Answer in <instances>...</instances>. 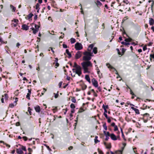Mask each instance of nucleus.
Here are the masks:
<instances>
[{
	"instance_id": "nucleus-1",
	"label": "nucleus",
	"mask_w": 154,
	"mask_h": 154,
	"mask_svg": "<svg viewBox=\"0 0 154 154\" xmlns=\"http://www.w3.org/2000/svg\"><path fill=\"white\" fill-rule=\"evenodd\" d=\"M81 65L82 67L84 73L91 72L92 69V64L90 61H86L82 62Z\"/></svg>"
},
{
	"instance_id": "nucleus-2",
	"label": "nucleus",
	"mask_w": 154,
	"mask_h": 154,
	"mask_svg": "<svg viewBox=\"0 0 154 154\" xmlns=\"http://www.w3.org/2000/svg\"><path fill=\"white\" fill-rule=\"evenodd\" d=\"M83 54L85 56L83 57V60L85 61H89L91 58V57L93 56L92 52L86 51L84 52Z\"/></svg>"
},
{
	"instance_id": "nucleus-3",
	"label": "nucleus",
	"mask_w": 154,
	"mask_h": 154,
	"mask_svg": "<svg viewBox=\"0 0 154 154\" xmlns=\"http://www.w3.org/2000/svg\"><path fill=\"white\" fill-rule=\"evenodd\" d=\"M20 147L16 149V152L17 154H23V150L25 151H26V149L25 146L18 144Z\"/></svg>"
},
{
	"instance_id": "nucleus-4",
	"label": "nucleus",
	"mask_w": 154,
	"mask_h": 154,
	"mask_svg": "<svg viewBox=\"0 0 154 154\" xmlns=\"http://www.w3.org/2000/svg\"><path fill=\"white\" fill-rule=\"evenodd\" d=\"M72 70L73 72L75 73L79 76H80L82 74V68L81 66L78 67L76 68H73Z\"/></svg>"
},
{
	"instance_id": "nucleus-5",
	"label": "nucleus",
	"mask_w": 154,
	"mask_h": 154,
	"mask_svg": "<svg viewBox=\"0 0 154 154\" xmlns=\"http://www.w3.org/2000/svg\"><path fill=\"white\" fill-rule=\"evenodd\" d=\"M110 137L111 139L113 140H120L121 139L119 135H117V136H116V135L113 133L110 134Z\"/></svg>"
},
{
	"instance_id": "nucleus-6",
	"label": "nucleus",
	"mask_w": 154,
	"mask_h": 154,
	"mask_svg": "<svg viewBox=\"0 0 154 154\" xmlns=\"http://www.w3.org/2000/svg\"><path fill=\"white\" fill-rule=\"evenodd\" d=\"M75 48L77 50H81L82 49L83 46L81 43L77 42L75 45Z\"/></svg>"
},
{
	"instance_id": "nucleus-7",
	"label": "nucleus",
	"mask_w": 154,
	"mask_h": 154,
	"mask_svg": "<svg viewBox=\"0 0 154 154\" xmlns=\"http://www.w3.org/2000/svg\"><path fill=\"white\" fill-rule=\"evenodd\" d=\"M8 98V95L7 94H5L3 95H2V97L1 99V101L2 103H4V100L5 101L7 100Z\"/></svg>"
},
{
	"instance_id": "nucleus-8",
	"label": "nucleus",
	"mask_w": 154,
	"mask_h": 154,
	"mask_svg": "<svg viewBox=\"0 0 154 154\" xmlns=\"http://www.w3.org/2000/svg\"><path fill=\"white\" fill-rule=\"evenodd\" d=\"M12 21L13 22L11 24L12 26L16 27L17 26L18 23L19 22L18 19H14L13 20H12Z\"/></svg>"
},
{
	"instance_id": "nucleus-9",
	"label": "nucleus",
	"mask_w": 154,
	"mask_h": 154,
	"mask_svg": "<svg viewBox=\"0 0 154 154\" xmlns=\"http://www.w3.org/2000/svg\"><path fill=\"white\" fill-rule=\"evenodd\" d=\"M91 82L93 85L96 88L98 87V85L97 81L95 78H93L91 80Z\"/></svg>"
},
{
	"instance_id": "nucleus-10",
	"label": "nucleus",
	"mask_w": 154,
	"mask_h": 154,
	"mask_svg": "<svg viewBox=\"0 0 154 154\" xmlns=\"http://www.w3.org/2000/svg\"><path fill=\"white\" fill-rule=\"evenodd\" d=\"M35 29H34V28H32V29L33 31V32L34 34H35L38 31L39 26L35 25Z\"/></svg>"
},
{
	"instance_id": "nucleus-11",
	"label": "nucleus",
	"mask_w": 154,
	"mask_h": 154,
	"mask_svg": "<svg viewBox=\"0 0 154 154\" xmlns=\"http://www.w3.org/2000/svg\"><path fill=\"white\" fill-rule=\"evenodd\" d=\"M82 53L80 51H78L75 54V57L76 59H78L80 58L82 55Z\"/></svg>"
},
{
	"instance_id": "nucleus-12",
	"label": "nucleus",
	"mask_w": 154,
	"mask_h": 154,
	"mask_svg": "<svg viewBox=\"0 0 154 154\" xmlns=\"http://www.w3.org/2000/svg\"><path fill=\"white\" fill-rule=\"evenodd\" d=\"M17 100H15L13 103H10L9 105V106L10 107L12 108L14 107V106H15L17 105Z\"/></svg>"
},
{
	"instance_id": "nucleus-13",
	"label": "nucleus",
	"mask_w": 154,
	"mask_h": 154,
	"mask_svg": "<svg viewBox=\"0 0 154 154\" xmlns=\"http://www.w3.org/2000/svg\"><path fill=\"white\" fill-rule=\"evenodd\" d=\"M94 45L93 44H91L88 47V52H91V51L93 47H94Z\"/></svg>"
},
{
	"instance_id": "nucleus-14",
	"label": "nucleus",
	"mask_w": 154,
	"mask_h": 154,
	"mask_svg": "<svg viewBox=\"0 0 154 154\" xmlns=\"http://www.w3.org/2000/svg\"><path fill=\"white\" fill-rule=\"evenodd\" d=\"M22 29L24 30H27L29 29V27L26 24H23L22 26Z\"/></svg>"
},
{
	"instance_id": "nucleus-15",
	"label": "nucleus",
	"mask_w": 154,
	"mask_h": 154,
	"mask_svg": "<svg viewBox=\"0 0 154 154\" xmlns=\"http://www.w3.org/2000/svg\"><path fill=\"white\" fill-rule=\"evenodd\" d=\"M28 93H27L26 96V98L28 100H30V95L31 94V90L30 89H28Z\"/></svg>"
},
{
	"instance_id": "nucleus-16",
	"label": "nucleus",
	"mask_w": 154,
	"mask_h": 154,
	"mask_svg": "<svg viewBox=\"0 0 154 154\" xmlns=\"http://www.w3.org/2000/svg\"><path fill=\"white\" fill-rule=\"evenodd\" d=\"M85 80L89 82V83H91V81L89 75H85Z\"/></svg>"
},
{
	"instance_id": "nucleus-17",
	"label": "nucleus",
	"mask_w": 154,
	"mask_h": 154,
	"mask_svg": "<svg viewBox=\"0 0 154 154\" xmlns=\"http://www.w3.org/2000/svg\"><path fill=\"white\" fill-rule=\"evenodd\" d=\"M131 108L137 114H140L139 111L138 109L135 108L133 107H131Z\"/></svg>"
},
{
	"instance_id": "nucleus-18",
	"label": "nucleus",
	"mask_w": 154,
	"mask_h": 154,
	"mask_svg": "<svg viewBox=\"0 0 154 154\" xmlns=\"http://www.w3.org/2000/svg\"><path fill=\"white\" fill-rule=\"evenodd\" d=\"M35 109L36 112H39L40 111V108L38 106H37L34 107Z\"/></svg>"
},
{
	"instance_id": "nucleus-19",
	"label": "nucleus",
	"mask_w": 154,
	"mask_h": 154,
	"mask_svg": "<svg viewBox=\"0 0 154 154\" xmlns=\"http://www.w3.org/2000/svg\"><path fill=\"white\" fill-rule=\"evenodd\" d=\"M66 53L68 55V57L69 58H71L72 57V55L70 52H69L68 49H66Z\"/></svg>"
},
{
	"instance_id": "nucleus-20",
	"label": "nucleus",
	"mask_w": 154,
	"mask_h": 154,
	"mask_svg": "<svg viewBox=\"0 0 154 154\" xmlns=\"http://www.w3.org/2000/svg\"><path fill=\"white\" fill-rule=\"evenodd\" d=\"M154 23V20L152 18L149 19V24L150 25H153Z\"/></svg>"
},
{
	"instance_id": "nucleus-21",
	"label": "nucleus",
	"mask_w": 154,
	"mask_h": 154,
	"mask_svg": "<svg viewBox=\"0 0 154 154\" xmlns=\"http://www.w3.org/2000/svg\"><path fill=\"white\" fill-rule=\"evenodd\" d=\"M103 132L105 136L110 137V134L109 132H106V131H103Z\"/></svg>"
},
{
	"instance_id": "nucleus-22",
	"label": "nucleus",
	"mask_w": 154,
	"mask_h": 154,
	"mask_svg": "<svg viewBox=\"0 0 154 154\" xmlns=\"http://www.w3.org/2000/svg\"><path fill=\"white\" fill-rule=\"evenodd\" d=\"M97 47H94L93 49V52L94 54H96L97 53Z\"/></svg>"
},
{
	"instance_id": "nucleus-23",
	"label": "nucleus",
	"mask_w": 154,
	"mask_h": 154,
	"mask_svg": "<svg viewBox=\"0 0 154 154\" xmlns=\"http://www.w3.org/2000/svg\"><path fill=\"white\" fill-rule=\"evenodd\" d=\"M106 65L108 68L111 69H113L116 70L109 63H107Z\"/></svg>"
},
{
	"instance_id": "nucleus-24",
	"label": "nucleus",
	"mask_w": 154,
	"mask_h": 154,
	"mask_svg": "<svg viewBox=\"0 0 154 154\" xmlns=\"http://www.w3.org/2000/svg\"><path fill=\"white\" fill-rule=\"evenodd\" d=\"M124 40L125 42H131L132 40V39L128 37L127 38L125 39Z\"/></svg>"
},
{
	"instance_id": "nucleus-25",
	"label": "nucleus",
	"mask_w": 154,
	"mask_h": 154,
	"mask_svg": "<svg viewBox=\"0 0 154 154\" xmlns=\"http://www.w3.org/2000/svg\"><path fill=\"white\" fill-rule=\"evenodd\" d=\"M96 4L98 6H100L102 5V4L99 0H97L96 1Z\"/></svg>"
},
{
	"instance_id": "nucleus-26",
	"label": "nucleus",
	"mask_w": 154,
	"mask_h": 154,
	"mask_svg": "<svg viewBox=\"0 0 154 154\" xmlns=\"http://www.w3.org/2000/svg\"><path fill=\"white\" fill-rule=\"evenodd\" d=\"M121 43L124 45H125L128 46L129 45H130V43L129 42H121Z\"/></svg>"
},
{
	"instance_id": "nucleus-27",
	"label": "nucleus",
	"mask_w": 154,
	"mask_h": 154,
	"mask_svg": "<svg viewBox=\"0 0 154 154\" xmlns=\"http://www.w3.org/2000/svg\"><path fill=\"white\" fill-rule=\"evenodd\" d=\"M75 39L73 38H71L70 39V42L71 44H73L75 42Z\"/></svg>"
},
{
	"instance_id": "nucleus-28",
	"label": "nucleus",
	"mask_w": 154,
	"mask_h": 154,
	"mask_svg": "<svg viewBox=\"0 0 154 154\" xmlns=\"http://www.w3.org/2000/svg\"><path fill=\"white\" fill-rule=\"evenodd\" d=\"M150 60H152V59H153V61H154V53L152 54H151L150 55Z\"/></svg>"
},
{
	"instance_id": "nucleus-29",
	"label": "nucleus",
	"mask_w": 154,
	"mask_h": 154,
	"mask_svg": "<svg viewBox=\"0 0 154 154\" xmlns=\"http://www.w3.org/2000/svg\"><path fill=\"white\" fill-rule=\"evenodd\" d=\"M10 8H11V9H12V11H15V10H16V8H15L14 6H13V5H10Z\"/></svg>"
},
{
	"instance_id": "nucleus-30",
	"label": "nucleus",
	"mask_w": 154,
	"mask_h": 154,
	"mask_svg": "<svg viewBox=\"0 0 154 154\" xmlns=\"http://www.w3.org/2000/svg\"><path fill=\"white\" fill-rule=\"evenodd\" d=\"M103 127L105 130L104 131H106L107 130V127L106 126V123H105L103 125Z\"/></svg>"
},
{
	"instance_id": "nucleus-31",
	"label": "nucleus",
	"mask_w": 154,
	"mask_h": 154,
	"mask_svg": "<svg viewBox=\"0 0 154 154\" xmlns=\"http://www.w3.org/2000/svg\"><path fill=\"white\" fill-rule=\"evenodd\" d=\"M40 5L39 4L37 3L36 4V5H35V9L36 10H39L40 9Z\"/></svg>"
},
{
	"instance_id": "nucleus-32",
	"label": "nucleus",
	"mask_w": 154,
	"mask_h": 154,
	"mask_svg": "<svg viewBox=\"0 0 154 154\" xmlns=\"http://www.w3.org/2000/svg\"><path fill=\"white\" fill-rule=\"evenodd\" d=\"M80 66L79 65H78L75 62L74 63V65L73 66V67H74L75 68H76L77 67H80Z\"/></svg>"
},
{
	"instance_id": "nucleus-33",
	"label": "nucleus",
	"mask_w": 154,
	"mask_h": 154,
	"mask_svg": "<svg viewBox=\"0 0 154 154\" xmlns=\"http://www.w3.org/2000/svg\"><path fill=\"white\" fill-rule=\"evenodd\" d=\"M123 150H119L116 152V153L117 154H122V152Z\"/></svg>"
},
{
	"instance_id": "nucleus-34",
	"label": "nucleus",
	"mask_w": 154,
	"mask_h": 154,
	"mask_svg": "<svg viewBox=\"0 0 154 154\" xmlns=\"http://www.w3.org/2000/svg\"><path fill=\"white\" fill-rule=\"evenodd\" d=\"M102 107L103 109H106L108 108V105H103Z\"/></svg>"
},
{
	"instance_id": "nucleus-35",
	"label": "nucleus",
	"mask_w": 154,
	"mask_h": 154,
	"mask_svg": "<svg viewBox=\"0 0 154 154\" xmlns=\"http://www.w3.org/2000/svg\"><path fill=\"white\" fill-rule=\"evenodd\" d=\"M71 101L74 103H75L76 102V100L74 97H72L71 99Z\"/></svg>"
},
{
	"instance_id": "nucleus-36",
	"label": "nucleus",
	"mask_w": 154,
	"mask_h": 154,
	"mask_svg": "<svg viewBox=\"0 0 154 154\" xmlns=\"http://www.w3.org/2000/svg\"><path fill=\"white\" fill-rule=\"evenodd\" d=\"M84 109L83 108H80L78 111V113H81L84 111Z\"/></svg>"
},
{
	"instance_id": "nucleus-37",
	"label": "nucleus",
	"mask_w": 154,
	"mask_h": 154,
	"mask_svg": "<svg viewBox=\"0 0 154 154\" xmlns=\"http://www.w3.org/2000/svg\"><path fill=\"white\" fill-rule=\"evenodd\" d=\"M33 15L32 13H30L29 14L28 16V19H30L33 16Z\"/></svg>"
},
{
	"instance_id": "nucleus-38",
	"label": "nucleus",
	"mask_w": 154,
	"mask_h": 154,
	"mask_svg": "<svg viewBox=\"0 0 154 154\" xmlns=\"http://www.w3.org/2000/svg\"><path fill=\"white\" fill-rule=\"evenodd\" d=\"M70 107L72 109H74L75 108V106L74 104L73 103H71L70 106Z\"/></svg>"
},
{
	"instance_id": "nucleus-39",
	"label": "nucleus",
	"mask_w": 154,
	"mask_h": 154,
	"mask_svg": "<svg viewBox=\"0 0 154 154\" xmlns=\"http://www.w3.org/2000/svg\"><path fill=\"white\" fill-rule=\"evenodd\" d=\"M31 110H32V109L30 108V107H29L28 108V112L29 113V114L30 115H31V114H32V112H31Z\"/></svg>"
},
{
	"instance_id": "nucleus-40",
	"label": "nucleus",
	"mask_w": 154,
	"mask_h": 154,
	"mask_svg": "<svg viewBox=\"0 0 154 154\" xmlns=\"http://www.w3.org/2000/svg\"><path fill=\"white\" fill-rule=\"evenodd\" d=\"M118 130V128L116 125L114 127V131H117Z\"/></svg>"
},
{
	"instance_id": "nucleus-41",
	"label": "nucleus",
	"mask_w": 154,
	"mask_h": 154,
	"mask_svg": "<svg viewBox=\"0 0 154 154\" xmlns=\"http://www.w3.org/2000/svg\"><path fill=\"white\" fill-rule=\"evenodd\" d=\"M111 147V144H108L106 146V148L107 149L110 148Z\"/></svg>"
},
{
	"instance_id": "nucleus-42",
	"label": "nucleus",
	"mask_w": 154,
	"mask_h": 154,
	"mask_svg": "<svg viewBox=\"0 0 154 154\" xmlns=\"http://www.w3.org/2000/svg\"><path fill=\"white\" fill-rule=\"evenodd\" d=\"M122 145H123V147H122V150H123L124 147L126 146V143H123Z\"/></svg>"
},
{
	"instance_id": "nucleus-43",
	"label": "nucleus",
	"mask_w": 154,
	"mask_h": 154,
	"mask_svg": "<svg viewBox=\"0 0 154 154\" xmlns=\"http://www.w3.org/2000/svg\"><path fill=\"white\" fill-rule=\"evenodd\" d=\"M63 48H66L68 47L67 45H66L64 44H63Z\"/></svg>"
},
{
	"instance_id": "nucleus-44",
	"label": "nucleus",
	"mask_w": 154,
	"mask_h": 154,
	"mask_svg": "<svg viewBox=\"0 0 154 154\" xmlns=\"http://www.w3.org/2000/svg\"><path fill=\"white\" fill-rule=\"evenodd\" d=\"M43 89V91H42V95H43L44 94V93H45V92L46 91V89H45V88H44Z\"/></svg>"
},
{
	"instance_id": "nucleus-45",
	"label": "nucleus",
	"mask_w": 154,
	"mask_h": 154,
	"mask_svg": "<svg viewBox=\"0 0 154 154\" xmlns=\"http://www.w3.org/2000/svg\"><path fill=\"white\" fill-rule=\"evenodd\" d=\"M149 2H152V3H151V7L152 8L153 6V4H154V2L153 1H149Z\"/></svg>"
},
{
	"instance_id": "nucleus-46",
	"label": "nucleus",
	"mask_w": 154,
	"mask_h": 154,
	"mask_svg": "<svg viewBox=\"0 0 154 154\" xmlns=\"http://www.w3.org/2000/svg\"><path fill=\"white\" fill-rule=\"evenodd\" d=\"M107 119V122L108 123H109L111 122V120L109 117H108V119Z\"/></svg>"
},
{
	"instance_id": "nucleus-47",
	"label": "nucleus",
	"mask_w": 154,
	"mask_h": 154,
	"mask_svg": "<svg viewBox=\"0 0 154 154\" xmlns=\"http://www.w3.org/2000/svg\"><path fill=\"white\" fill-rule=\"evenodd\" d=\"M153 44V43L152 42H149L148 44V46H151Z\"/></svg>"
},
{
	"instance_id": "nucleus-48",
	"label": "nucleus",
	"mask_w": 154,
	"mask_h": 154,
	"mask_svg": "<svg viewBox=\"0 0 154 154\" xmlns=\"http://www.w3.org/2000/svg\"><path fill=\"white\" fill-rule=\"evenodd\" d=\"M147 47H146V46H144L143 47V51H146V49H147Z\"/></svg>"
},
{
	"instance_id": "nucleus-49",
	"label": "nucleus",
	"mask_w": 154,
	"mask_h": 154,
	"mask_svg": "<svg viewBox=\"0 0 154 154\" xmlns=\"http://www.w3.org/2000/svg\"><path fill=\"white\" fill-rule=\"evenodd\" d=\"M20 44L18 42L17 43L16 46L17 47L19 48V46H20Z\"/></svg>"
},
{
	"instance_id": "nucleus-50",
	"label": "nucleus",
	"mask_w": 154,
	"mask_h": 154,
	"mask_svg": "<svg viewBox=\"0 0 154 154\" xmlns=\"http://www.w3.org/2000/svg\"><path fill=\"white\" fill-rule=\"evenodd\" d=\"M100 141H99L97 140V139H94V142L97 143L99 142Z\"/></svg>"
},
{
	"instance_id": "nucleus-51",
	"label": "nucleus",
	"mask_w": 154,
	"mask_h": 154,
	"mask_svg": "<svg viewBox=\"0 0 154 154\" xmlns=\"http://www.w3.org/2000/svg\"><path fill=\"white\" fill-rule=\"evenodd\" d=\"M106 136V138H105V140L106 141H107L108 140V139H109V136Z\"/></svg>"
},
{
	"instance_id": "nucleus-52",
	"label": "nucleus",
	"mask_w": 154,
	"mask_h": 154,
	"mask_svg": "<svg viewBox=\"0 0 154 154\" xmlns=\"http://www.w3.org/2000/svg\"><path fill=\"white\" fill-rule=\"evenodd\" d=\"M61 34H62L63 35H61V36H60V38H62L64 37V33H63L62 32H61Z\"/></svg>"
},
{
	"instance_id": "nucleus-53",
	"label": "nucleus",
	"mask_w": 154,
	"mask_h": 154,
	"mask_svg": "<svg viewBox=\"0 0 154 154\" xmlns=\"http://www.w3.org/2000/svg\"><path fill=\"white\" fill-rule=\"evenodd\" d=\"M111 125L112 126V127H114L116 125H115V124L114 122H112V123L111 124Z\"/></svg>"
},
{
	"instance_id": "nucleus-54",
	"label": "nucleus",
	"mask_w": 154,
	"mask_h": 154,
	"mask_svg": "<svg viewBox=\"0 0 154 154\" xmlns=\"http://www.w3.org/2000/svg\"><path fill=\"white\" fill-rule=\"evenodd\" d=\"M71 113H73L75 112V109H72L71 111Z\"/></svg>"
},
{
	"instance_id": "nucleus-55",
	"label": "nucleus",
	"mask_w": 154,
	"mask_h": 154,
	"mask_svg": "<svg viewBox=\"0 0 154 154\" xmlns=\"http://www.w3.org/2000/svg\"><path fill=\"white\" fill-rule=\"evenodd\" d=\"M28 150L29 152H31L32 151V149L30 148H28Z\"/></svg>"
},
{
	"instance_id": "nucleus-56",
	"label": "nucleus",
	"mask_w": 154,
	"mask_h": 154,
	"mask_svg": "<svg viewBox=\"0 0 154 154\" xmlns=\"http://www.w3.org/2000/svg\"><path fill=\"white\" fill-rule=\"evenodd\" d=\"M38 17V16L37 15H35L34 17V20H36Z\"/></svg>"
},
{
	"instance_id": "nucleus-57",
	"label": "nucleus",
	"mask_w": 154,
	"mask_h": 154,
	"mask_svg": "<svg viewBox=\"0 0 154 154\" xmlns=\"http://www.w3.org/2000/svg\"><path fill=\"white\" fill-rule=\"evenodd\" d=\"M98 152L99 154H103V152L101 150L99 151Z\"/></svg>"
},
{
	"instance_id": "nucleus-58",
	"label": "nucleus",
	"mask_w": 154,
	"mask_h": 154,
	"mask_svg": "<svg viewBox=\"0 0 154 154\" xmlns=\"http://www.w3.org/2000/svg\"><path fill=\"white\" fill-rule=\"evenodd\" d=\"M23 140L25 141H26L27 139V137H23Z\"/></svg>"
},
{
	"instance_id": "nucleus-59",
	"label": "nucleus",
	"mask_w": 154,
	"mask_h": 154,
	"mask_svg": "<svg viewBox=\"0 0 154 154\" xmlns=\"http://www.w3.org/2000/svg\"><path fill=\"white\" fill-rule=\"evenodd\" d=\"M103 115L106 118V119H108V118L109 117H108L107 114H103Z\"/></svg>"
},
{
	"instance_id": "nucleus-60",
	"label": "nucleus",
	"mask_w": 154,
	"mask_h": 154,
	"mask_svg": "<svg viewBox=\"0 0 154 154\" xmlns=\"http://www.w3.org/2000/svg\"><path fill=\"white\" fill-rule=\"evenodd\" d=\"M55 94V95H54L55 98H57L58 96V94Z\"/></svg>"
},
{
	"instance_id": "nucleus-61",
	"label": "nucleus",
	"mask_w": 154,
	"mask_h": 154,
	"mask_svg": "<svg viewBox=\"0 0 154 154\" xmlns=\"http://www.w3.org/2000/svg\"><path fill=\"white\" fill-rule=\"evenodd\" d=\"M104 112L103 114H106L107 112L106 109H104Z\"/></svg>"
},
{
	"instance_id": "nucleus-62",
	"label": "nucleus",
	"mask_w": 154,
	"mask_h": 154,
	"mask_svg": "<svg viewBox=\"0 0 154 154\" xmlns=\"http://www.w3.org/2000/svg\"><path fill=\"white\" fill-rule=\"evenodd\" d=\"M116 50H117V51L118 52V54H119V55H120L121 54L120 53V52L119 51V49H118V48H117V49H116Z\"/></svg>"
},
{
	"instance_id": "nucleus-63",
	"label": "nucleus",
	"mask_w": 154,
	"mask_h": 154,
	"mask_svg": "<svg viewBox=\"0 0 154 154\" xmlns=\"http://www.w3.org/2000/svg\"><path fill=\"white\" fill-rule=\"evenodd\" d=\"M59 65V64L58 63V62H56L55 66L56 67H58Z\"/></svg>"
},
{
	"instance_id": "nucleus-64",
	"label": "nucleus",
	"mask_w": 154,
	"mask_h": 154,
	"mask_svg": "<svg viewBox=\"0 0 154 154\" xmlns=\"http://www.w3.org/2000/svg\"><path fill=\"white\" fill-rule=\"evenodd\" d=\"M138 51L139 53L141 52L142 51V50L141 49H139L138 50Z\"/></svg>"
}]
</instances>
